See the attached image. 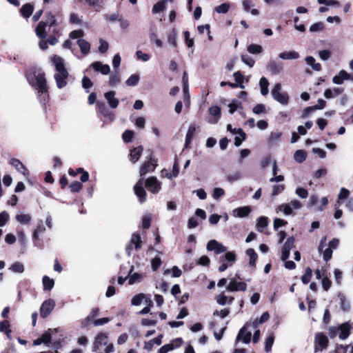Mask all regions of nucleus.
Instances as JSON below:
<instances>
[{
	"label": "nucleus",
	"mask_w": 353,
	"mask_h": 353,
	"mask_svg": "<svg viewBox=\"0 0 353 353\" xmlns=\"http://www.w3.org/2000/svg\"><path fill=\"white\" fill-rule=\"evenodd\" d=\"M69 187L72 192H78L82 189L83 185L81 182L74 181L70 183Z\"/></svg>",
	"instance_id": "61"
},
{
	"label": "nucleus",
	"mask_w": 353,
	"mask_h": 353,
	"mask_svg": "<svg viewBox=\"0 0 353 353\" xmlns=\"http://www.w3.org/2000/svg\"><path fill=\"white\" fill-rule=\"evenodd\" d=\"M92 68L97 72H100L102 74H108L110 72V68L108 64H103L100 61H94L91 64Z\"/></svg>",
	"instance_id": "20"
},
{
	"label": "nucleus",
	"mask_w": 353,
	"mask_h": 353,
	"mask_svg": "<svg viewBox=\"0 0 353 353\" xmlns=\"http://www.w3.org/2000/svg\"><path fill=\"white\" fill-rule=\"evenodd\" d=\"M141 238L139 234H133L131 236L129 243L127 245L125 250L128 256L131 254V250L132 245H134L136 250L141 248Z\"/></svg>",
	"instance_id": "11"
},
{
	"label": "nucleus",
	"mask_w": 353,
	"mask_h": 353,
	"mask_svg": "<svg viewBox=\"0 0 353 353\" xmlns=\"http://www.w3.org/2000/svg\"><path fill=\"white\" fill-rule=\"evenodd\" d=\"M139 81V74H132L125 81L127 85L128 86H135L138 84Z\"/></svg>",
	"instance_id": "53"
},
{
	"label": "nucleus",
	"mask_w": 353,
	"mask_h": 353,
	"mask_svg": "<svg viewBox=\"0 0 353 353\" xmlns=\"http://www.w3.org/2000/svg\"><path fill=\"white\" fill-rule=\"evenodd\" d=\"M145 298V295L143 293L136 294L132 297L131 303L132 305H139Z\"/></svg>",
	"instance_id": "52"
},
{
	"label": "nucleus",
	"mask_w": 353,
	"mask_h": 353,
	"mask_svg": "<svg viewBox=\"0 0 353 353\" xmlns=\"http://www.w3.org/2000/svg\"><path fill=\"white\" fill-rule=\"evenodd\" d=\"M352 327L349 322H345L339 326H331L328 329L329 336L333 339L338 335L340 339L345 340L349 336Z\"/></svg>",
	"instance_id": "4"
},
{
	"label": "nucleus",
	"mask_w": 353,
	"mask_h": 353,
	"mask_svg": "<svg viewBox=\"0 0 353 353\" xmlns=\"http://www.w3.org/2000/svg\"><path fill=\"white\" fill-rule=\"evenodd\" d=\"M145 186L148 191L153 194H157L161 188V182L155 176L148 178L145 180Z\"/></svg>",
	"instance_id": "7"
},
{
	"label": "nucleus",
	"mask_w": 353,
	"mask_h": 353,
	"mask_svg": "<svg viewBox=\"0 0 353 353\" xmlns=\"http://www.w3.org/2000/svg\"><path fill=\"white\" fill-rule=\"evenodd\" d=\"M115 94L114 91H109L104 94V97L112 109L117 108L119 104V101L115 98Z\"/></svg>",
	"instance_id": "17"
},
{
	"label": "nucleus",
	"mask_w": 353,
	"mask_h": 353,
	"mask_svg": "<svg viewBox=\"0 0 353 353\" xmlns=\"http://www.w3.org/2000/svg\"><path fill=\"white\" fill-rule=\"evenodd\" d=\"M228 107L230 108L229 112L230 114H233L238 109L243 110L241 102L236 99L232 101V102L228 105Z\"/></svg>",
	"instance_id": "41"
},
{
	"label": "nucleus",
	"mask_w": 353,
	"mask_h": 353,
	"mask_svg": "<svg viewBox=\"0 0 353 353\" xmlns=\"http://www.w3.org/2000/svg\"><path fill=\"white\" fill-rule=\"evenodd\" d=\"M242 61L250 67H252L254 65V60L248 54L241 55Z\"/></svg>",
	"instance_id": "60"
},
{
	"label": "nucleus",
	"mask_w": 353,
	"mask_h": 353,
	"mask_svg": "<svg viewBox=\"0 0 353 353\" xmlns=\"http://www.w3.org/2000/svg\"><path fill=\"white\" fill-rule=\"evenodd\" d=\"M282 63L274 60H270L266 65L267 70L273 75L279 74L282 71Z\"/></svg>",
	"instance_id": "18"
},
{
	"label": "nucleus",
	"mask_w": 353,
	"mask_h": 353,
	"mask_svg": "<svg viewBox=\"0 0 353 353\" xmlns=\"http://www.w3.org/2000/svg\"><path fill=\"white\" fill-rule=\"evenodd\" d=\"M281 135V132H272L268 139V144L270 146L274 145L280 140Z\"/></svg>",
	"instance_id": "32"
},
{
	"label": "nucleus",
	"mask_w": 353,
	"mask_h": 353,
	"mask_svg": "<svg viewBox=\"0 0 353 353\" xmlns=\"http://www.w3.org/2000/svg\"><path fill=\"white\" fill-rule=\"evenodd\" d=\"M134 137V132L130 130H126L122 134V138L124 142L130 143L132 141Z\"/></svg>",
	"instance_id": "56"
},
{
	"label": "nucleus",
	"mask_w": 353,
	"mask_h": 353,
	"mask_svg": "<svg viewBox=\"0 0 353 353\" xmlns=\"http://www.w3.org/2000/svg\"><path fill=\"white\" fill-rule=\"evenodd\" d=\"M238 136H236L234 138V145L236 147H239L241 145L242 142L246 138V134L243 132L241 128H239L237 130Z\"/></svg>",
	"instance_id": "39"
},
{
	"label": "nucleus",
	"mask_w": 353,
	"mask_h": 353,
	"mask_svg": "<svg viewBox=\"0 0 353 353\" xmlns=\"http://www.w3.org/2000/svg\"><path fill=\"white\" fill-rule=\"evenodd\" d=\"M96 106L98 111L103 117L107 118L110 121H113L115 119V114L112 111L108 109L103 101H97Z\"/></svg>",
	"instance_id": "6"
},
{
	"label": "nucleus",
	"mask_w": 353,
	"mask_h": 353,
	"mask_svg": "<svg viewBox=\"0 0 353 353\" xmlns=\"http://www.w3.org/2000/svg\"><path fill=\"white\" fill-rule=\"evenodd\" d=\"M209 113L214 118H209L208 122L210 123H216L221 117V108L217 105L212 106L209 108Z\"/></svg>",
	"instance_id": "21"
},
{
	"label": "nucleus",
	"mask_w": 353,
	"mask_h": 353,
	"mask_svg": "<svg viewBox=\"0 0 353 353\" xmlns=\"http://www.w3.org/2000/svg\"><path fill=\"white\" fill-rule=\"evenodd\" d=\"M295 239L293 236L288 237L282 247V250L290 252V250L294 247Z\"/></svg>",
	"instance_id": "46"
},
{
	"label": "nucleus",
	"mask_w": 353,
	"mask_h": 353,
	"mask_svg": "<svg viewBox=\"0 0 353 353\" xmlns=\"http://www.w3.org/2000/svg\"><path fill=\"white\" fill-rule=\"evenodd\" d=\"M196 131V126L194 124H192L190 125L186 136H185V148H188L189 145L192 141V139L193 138V136L194 134V132Z\"/></svg>",
	"instance_id": "28"
},
{
	"label": "nucleus",
	"mask_w": 353,
	"mask_h": 353,
	"mask_svg": "<svg viewBox=\"0 0 353 353\" xmlns=\"http://www.w3.org/2000/svg\"><path fill=\"white\" fill-rule=\"evenodd\" d=\"M56 23H39L35 28L37 35L41 38L44 39L47 37L46 27H51Z\"/></svg>",
	"instance_id": "22"
},
{
	"label": "nucleus",
	"mask_w": 353,
	"mask_h": 353,
	"mask_svg": "<svg viewBox=\"0 0 353 353\" xmlns=\"http://www.w3.org/2000/svg\"><path fill=\"white\" fill-rule=\"evenodd\" d=\"M241 178V172H239L238 171L234 172L232 174H227L225 176L226 181L230 183H232L234 181L239 180Z\"/></svg>",
	"instance_id": "49"
},
{
	"label": "nucleus",
	"mask_w": 353,
	"mask_h": 353,
	"mask_svg": "<svg viewBox=\"0 0 353 353\" xmlns=\"http://www.w3.org/2000/svg\"><path fill=\"white\" fill-rule=\"evenodd\" d=\"M307 64L310 65L315 71H320L321 70V65L319 63L315 62V59L312 56L306 57L305 59Z\"/></svg>",
	"instance_id": "37"
},
{
	"label": "nucleus",
	"mask_w": 353,
	"mask_h": 353,
	"mask_svg": "<svg viewBox=\"0 0 353 353\" xmlns=\"http://www.w3.org/2000/svg\"><path fill=\"white\" fill-rule=\"evenodd\" d=\"M78 46L80 48L81 52L83 54H88L90 50V43L84 39H79L77 41Z\"/></svg>",
	"instance_id": "31"
},
{
	"label": "nucleus",
	"mask_w": 353,
	"mask_h": 353,
	"mask_svg": "<svg viewBox=\"0 0 353 353\" xmlns=\"http://www.w3.org/2000/svg\"><path fill=\"white\" fill-rule=\"evenodd\" d=\"M229 8H230V5L228 3H222L218 6H216L215 8V10L218 13L225 14L228 11Z\"/></svg>",
	"instance_id": "64"
},
{
	"label": "nucleus",
	"mask_w": 353,
	"mask_h": 353,
	"mask_svg": "<svg viewBox=\"0 0 353 353\" xmlns=\"http://www.w3.org/2000/svg\"><path fill=\"white\" fill-rule=\"evenodd\" d=\"M268 85H269L268 80L265 77H261L259 80V86H260L261 94L263 96H266L268 94V92H269Z\"/></svg>",
	"instance_id": "33"
},
{
	"label": "nucleus",
	"mask_w": 353,
	"mask_h": 353,
	"mask_svg": "<svg viewBox=\"0 0 353 353\" xmlns=\"http://www.w3.org/2000/svg\"><path fill=\"white\" fill-rule=\"evenodd\" d=\"M207 250L208 251H214L216 254L225 252L227 248L217 241L210 240L207 244Z\"/></svg>",
	"instance_id": "13"
},
{
	"label": "nucleus",
	"mask_w": 353,
	"mask_h": 353,
	"mask_svg": "<svg viewBox=\"0 0 353 353\" xmlns=\"http://www.w3.org/2000/svg\"><path fill=\"white\" fill-rule=\"evenodd\" d=\"M176 35L177 32L175 29H172L168 34V42L174 48H176L177 46Z\"/></svg>",
	"instance_id": "43"
},
{
	"label": "nucleus",
	"mask_w": 353,
	"mask_h": 353,
	"mask_svg": "<svg viewBox=\"0 0 353 353\" xmlns=\"http://www.w3.org/2000/svg\"><path fill=\"white\" fill-rule=\"evenodd\" d=\"M156 164L151 163L150 161H145L140 168L139 173L141 176L145 175L150 172L154 171Z\"/></svg>",
	"instance_id": "25"
},
{
	"label": "nucleus",
	"mask_w": 353,
	"mask_h": 353,
	"mask_svg": "<svg viewBox=\"0 0 353 353\" xmlns=\"http://www.w3.org/2000/svg\"><path fill=\"white\" fill-rule=\"evenodd\" d=\"M10 164L14 166L18 172L23 174H25L24 171L26 170V168L20 160L12 158L10 160Z\"/></svg>",
	"instance_id": "36"
},
{
	"label": "nucleus",
	"mask_w": 353,
	"mask_h": 353,
	"mask_svg": "<svg viewBox=\"0 0 353 353\" xmlns=\"http://www.w3.org/2000/svg\"><path fill=\"white\" fill-rule=\"evenodd\" d=\"M268 225V218L266 216H260L257 219L256 228L258 231L261 232Z\"/></svg>",
	"instance_id": "42"
},
{
	"label": "nucleus",
	"mask_w": 353,
	"mask_h": 353,
	"mask_svg": "<svg viewBox=\"0 0 353 353\" xmlns=\"http://www.w3.org/2000/svg\"><path fill=\"white\" fill-rule=\"evenodd\" d=\"M9 270L14 273H22L24 271V265L20 262H14L10 268Z\"/></svg>",
	"instance_id": "48"
},
{
	"label": "nucleus",
	"mask_w": 353,
	"mask_h": 353,
	"mask_svg": "<svg viewBox=\"0 0 353 353\" xmlns=\"http://www.w3.org/2000/svg\"><path fill=\"white\" fill-rule=\"evenodd\" d=\"M345 80L353 81V73L349 74L344 70H341L337 75L332 78V82L337 85H341Z\"/></svg>",
	"instance_id": "15"
},
{
	"label": "nucleus",
	"mask_w": 353,
	"mask_h": 353,
	"mask_svg": "<svg viewBox=\"0 0 353 353\" xmlns=\"http://www.w3.org/2000/svg\"><path fill=\"white\" fill-rule=\"evenodd\" d=\"M294 157L296 162L302 163L306 159V154L303 150H296L294 153Z\"/></svg>",
	"instance_id": "54"
},
{
	"label": "nucleus",
	"mask_w": 353,
	"mask_h": 353,
	"mask_svg": "<svg viewBox=\"0 0 353 353\" xmlns=\"http://www.w3.org/2000/svg\"><path fill=\"white\" fill-rule=\"evenodd\" d=\"M245 254L250 258L249 265L252 268L256 267V261L258 259V255L253 248H248Z\"/></svg>",
	"instance_id": "29"
},
{
	"label": "nucleus",
	"mask_w": 353,
	"mask_h": 353,
	"mask_svg": "<svg viewBox=\"0 0 353 353\" xmlns=\"http://www.w3.org/2000/svg\"><path fill=\"white\" fill-rule=\"evenodd\" d=\"M162 263L161 259L159 256H156L151 261V266L153 271H157L159 269Z\"/></svg>",
	"instance_id": "58"
},
{
	"label": "nucleus",
	"mask_w": 353,
	"mask_h": 353,
	"mask_svg": "<svg viewBox=\"0 0 353 353\" xmlns=\"http://www.w3.org/2000/svg\"><path fill=\"white\" fill-rule=\"evenodd\" d=\"M34 81L28 78V81L37 90L38 98L40 102L46 104L48 100L49 94L45 74L40 72H34Z\"/></svg>",
	"instance_id": "2"
},
{
	"label": "nucleus",
	"mask_w": 353,
	"mask_h": 353,
	"mask_svg": "<svg viewBox=\"0 0 353 353\" xmlns=\"http://www.w3.org/2000/svg\"><path fill=\"white\" fill-rule=\"evenodd\" d=\"M120 76L117 70H115L110 75L108 83L110 86H114L120 83Z\"/></svg>",
	"instance_id": "40"
},
{
	"label": "nucleus",
	"mask_w": 353,
	"mask_h": 353,
	"mask_svg": "<svg viewBox=\"0 0 353 353\" xmlns=\"http://www.w3.org/2000/svg\"><path fill=\"white\" fill-rule=\"evenodd\" d=\"M279 57L283 60H292L299 58V54L294 50L285 51L279 54Z\"/></svg>",
	"instance_id": "26"
},
{
	"label": "nucleus",
	"mask_w": 353,
	"mask_h": 353,
	"mask_svg": "<svg viewBox=\"0 0 353 353\" xmlns=\"http://www.w3.org/2000/svg\"><path fill=\"white\" fill-rule=\"evenodd\" d=\"M92 351L97 353H111L114 351L112 343H108V334L104 332L99 333L94 339Z\"/></svg>",
	"instance_id": "3"
},
{
	"label": "nucleus",
	"mask_w": 353,
	"mask_h": 353,
	"mask_svg": "<svg viewBox=\"0 0 353 353\" xmlns=\"http://www.w3.org/2000/svg\"><path fill=\"white\" fill-rule=\"evenodd\" d=\"M136 55L138 59L141 60L144 62L149 61V59H150V55L149 54L144 53L141 50H137L136 52Z\"/></svg>",
	"instance_id": "62"
},
{
	"label": "nucleus",
	"mask_w": 353,
	"mask_h": 353,
	"mask_svg": "<svg viewBox=\"0 0 353 353\" xmlns=\"http://www.w3.org/2000/svg\"><path fill=\"white\" fill-rule=\"evenodd\" d=\"M31 216L30 214H17L16 216V219L18 222L21 224H28L31 221Z\"/></svg>",
	"instance_id": "50"
},
{
	"label": "nucleus",
	"mask_w": 353,
	"mask_h": 353,
	"mask_svg": "<svg viewBox=\"0 0 353 353\" xmlns=\"http://www.w3.org/2000/svg\"><path fill=\"white\" fill-rule=\"evenodd\" d=\"M33 6L30 3H26L23 5L20 10L21 14L26 19L30 17L33 12Z\"/></svg>",
	"instance_id": "35"
},
{
	"label": "nucleus",
	"mask_w": 353,
	"mask_h": 353,
	"mask_svg": "<svg viewBox=\"0 0 353 353\" xmlns=\"http://www.w3.org/2000/svg\"><path fill=\"white\" fill-rule=\"evenodd\" d=\"M183 343L181 338L173 339L170 343L163 345L159 350V353H168V352L179 347Z\"/></svg>",
	"instance_id": "14"
},
{
	"label": "nucleus",
	"mask_w": 353,
	"mask_h": 353,
	"mask_svg": "<svg viewBox=\"0 0 353 353\" xmlns=\"http://www.w3.org/2000/svg\"><path fill=\"white\" fill-rule=\"evenodd\" d=\"M248 51L251 54H259L262 52V47L257 44H250L248 47Z\"/></svg>",
	"instance_id": "57"
},
{
	"label": "nucleus",
	"mask_w": 353,
	"mask_h": 353,
	"mask_svg": "<svg viewBox=\"0 0 353 353\" xmlns=\"http://www.w3.org/2000/svg\"><path fill=\"white\" fill-rule=\"evenodd\" d=\"M344 91L343 88H334L333 89H326L324 92V96L326 99H332L341 94Z\"/></svg>",
	"instance_id": "27"
},
{
	"label": "nucleus",
	"mask_w": 353,
	"mask_h": 353,
	"mask_svg": "<svg viewBox=\"0 0 353 353\" xmlns=\"http://www.w3.org/2000/svg\"><path fill=\"white\" fill-rule=\"evenodd\" d=\"M328 345V339L326 336L322 333H317L315 336V350L314 352L321 351L325 349Z\"/></svg>",
	"instance_id": "10"
},
{
	"label": "nucleus",
	"mask_w": 353,
	"mask_h": 353,
	"mask_svg": "<svg viewBox=\"0 0 353 353\" xmlns=\"http://www.w3.org/2000/svg\"><path fill=\"white\" fill-rule=\"evenodd\" d=\"M228 292H245L247 290V284L245 282H236L234 279H232L226 286Z\"/></svg>",
	"instance_id": "12"
},
{
	"label": "nucleus",
	"mask_w": 353,
	"mask_h": 353,
	"mask_svg": "<svg viewBox=\"0 0 353 353\" xmlns=\"http://www.w3.org/2000/svg\"><path fill=\"white\" fill-rule=\"evenodd\" d=\"M133 270V266L131 267L130 270L129 272V280L128 283L130 285H132L135 283L140 282L141 280L143 279V275L142 274L139 273H133L132 274V272Z\"/></svg>",
	"instance_id": "30"
},
{
	"label": "nucleus",
	"mask_w": 353,
	"mask_h": 353,
	"mask_svg": "<svg viewBox=\"0 0 353 353\" xmlns=\"http://www.w3.org/2000/svg\"><path fill=\"white\" fill-rule=\"evenodd\" d=\"M55 307V302L53 299H49L43 302L40 307V316L41 318H46L50 315Z\"/></svg>",
	"instance_id": "8"
},
{
	"label": "nucleus",
	"mask_w": 353,
	"mask_h": 353,
	"mask_svg": "<svg viewBox=\"0 0 353 353\" xmlns=\"http://www.w3.org/2000/svg\"><path fill=\"white\" fill-rule=\"evenodd\" d=\"M276 210V212L282 211L285 215H290L293 212L292 206L289 203L279 205Z\"/></svg>",
	"instance_id": "44"
},
{
	"label": "nucleus",
	"mask_w": 353,
	"mask_h": 353,
	"mask_svg": "<svg viewBox=\"0 0 353 353\" xmlns=\"http://www.w3.org/2000/svg\"><path fill=\"white\" fill-rule=\"evenodd\" d=\"M143 178H141L134 187V193L141 203L146 201V192L143 187Z\"/></svg>",
	"instance_id": "9"
},
{
	"label": "nucleus",
	"mask_w": 353,
	"mask_h": 353,
	"mask_svg": "<svg viewBox=\"0 0 353 353\" xmlns=\"http://www.w3.org/2000/svg\"><path fill=\"white\" fill-rule=\"evenodd\" d=\"M51 62L56 70V73L54 74L56 85L58 88L61 89L66 86L67 79L69 76V72L65 65L64 59L58 55H54L51 58Z\"/></svg>",
	"instance_id": "1"
},
{
	"label": "nucleus",
	"mask_w": 353,
	"mask_h": 353,
	"mask_svg": "<svg viewBox=\"0 0 353 353\" xmlns=\"http://www.w3.org/2000/svg\"><path fill=\"white\" fill-rule=\"evenodd\" d=\"M43 290H51L54 285V281L53 279H50L48 276H44L42 279Z\"/></svg>",
	"instance_id": "38"
},
{
	"label": "nucleus",
	"mask_w": 353,
	"mask_h": 353,
	"mask_svg": "<svg viewBox=\"0 0 353 353\" xmlns=\"http://www.w3.org/2000/svg\"><path fill=\"white\" fill-rule=\"evenodd\" d=\"M82 86L85 90V92L88 93L90 88L92 86L93 83L91 80L86 76H84L82 79Z\"/></svg>",
	"instance_id": "55"
},
{
	"label": "nucleus",
	"mask_w": 353,
	"mask_h": 353,
	"mask_svg": "<svg viewBox=\"0 0 353 353\" xmlns=\"http://www.w3.org/2000/svg\"><path fill=\"white\" fill-rule=\"evenodd\" d=\"M252 334L250 332L247 330L245 326L241 327L236 336L235 340V345L240 341H242L244 343H249L251 340Z\"/></svg>",
	"instance_id": "16"
},
{
	"label": "nucleus",
	"mask_w": 353,
	"mask_h": 353,
	"mask_svg": "<svg viewBox=\"0 0 353 353\" xmlns=\"http://www.w3.org/2000/svg\"><path fill=\"white\" fill-rule=\"evenodd\" d=\"M251 207L249 205L235 208L232 211V215L235 217L245 218L251 212Z\"/></svg>",
	"instance_id": "19"
},
{
	"label": "nucleus",
	"mask_w": 353,
	"mask_h": 353,
	"mask_svg": "<svg viewBox=\"0 0 353 353\" xmlns=\"http://www.w3.org/2000/svg\"><path fill=\"white\" fill-rule=\"evenodd\" d=\"M274 341V336L273 334L268 335L265 341V350L266 352H270Z\"/></svg>",
	"instance_id": "47"
},
{
	"label": "nucleus",
	"mask_w": 353,
	"mask_h": 353,
	"mask_svg": "<svg viewBox=\"0 0 353 353\" xmlns=\"http://www.w3.org/2000/svg\"><path fill=\"white\" fill-rule=\"evenodd\" d=\"M225 254L224 256H220L219 261L223 262L224 261H227L229 263H233L236 260V254L234 252H225Z\"/></svg>",
	"instance_id": "34"
},
{
	"label": "nucleus",
	"mask_w": 353,
	"mask_h": 353,
	"mask_svg": "<svg viewBox=\"0 0 353 353\" xmlns=\"http://www.w3.org/2000/svg\"><path fill=\"white\" fill-rule=\"evenodd\" d=\"M312 270L310 268L307 267L305 270L304 274L301 276V281L304 284H307L312 278Z\"/></svg>",
	"instance_id": "51"
},
{
	"label": "nucleus",
	"mask_w": 353,
	"mask_h": 353,
	"mask_svg": "<svg viewBox=\"0 0 353 353\" xmlns=\"http://www.w3.org/2000/svg\"><path fill=\"white\" fill-rule=\"evenodd\" d=\"M143 151V148L141 145L137 146L132 149L130 153V161L132 163H136L139 159Z\"/></svg>",
	"instance_id": "23"
},
{
	"label": "nucleus",
	"mask_w": 353,
	"mask_h": 353,
	"mask_svg": "<svg viewBox=\"0 0 353 353\" xmlns=\"http://www.w3.org/2000/svg\"><path fill=\"white\" fill-rule=\"evenodd\" d=\"M350 194V192L347 189L345 188H342L340 190V192L338 195V201L337 203H339V205L341 204V200H343V199H345L346 198L348 197Z\"/></svg>",
	"instance_id": "59"
},
{
	"label": "nucleus",
	"mask_w": 353,
	"mask_h": 353,
	"mask_svg": "<svg viewBox=\"0 0 353 353\" xmlns=\"http://www.w3.org/2000/svg\"><path fill=\"white\" fill-rule=\"evenodd\" d=\"M9 214L7 212L3 211L0 213V227L4 226L9 220Z\"/></svg>",
	"instance_id": "63"
},
{
	"label": "nucleus",
	"mask_w": 353,
	"mask_h": 353,
	"mask_svg": "<svg viewBox=\"0 0 353 353\" xmlns=\"http://www.w3.org/2000/svg\"><path fill=\"white\" fill-rule=\"evenodd\" d=\"M179 174V165L178 163L177 157H176L174 164H173L172 172L171 174L170 173L168 174L167 177L170 179H172V177L175 178V177L178 176Z\"/></svg>",
	"instance_id": "45"
},
{
	"label": "nucleus",
	"mask_w": 353,
	"mask_h": 353,
	"mask_svg": "<svg viewBox=\"0 0 353 353\" xmlns=\"http://www.w3.org/2000/svg\"><path fill=\"white\" fill-rule=\"evenodd\" d=\"M58 332L57 328L48 329L40 337L41 338L42 342L46 345H49L51 343L52 336L54 333Z\"/></svg>",
	"instance_id": "24"
},
{
	"label": "nucleus",
	"mask_w": 353,
	"mask_h": 353,
	"mask_svg": "<svg viewBox=\"0 0 353 353\" xmlns=\"http://www.w3.org/2000/svg\"><path fill=\"white\" fill-rule=\"evenodd\" d=\"M281 91V85L277 83L271 91L272 98L278 103L286 105L289 103V95L286 92Z\"/></svg>",
	"instance_id": "5"
}]
</instances>
